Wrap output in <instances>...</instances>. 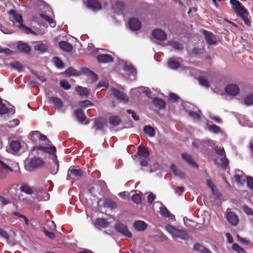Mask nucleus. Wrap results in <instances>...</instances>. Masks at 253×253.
<instances>
[{
	"mask_svg": "<svg viewBox=\"0 0 253 253\" xmlns=\"http://www.w3.org/2000/svg\"><path fill=\"white\" fill-rule=\"evenodd\" d=\"M9 14L12 16L10 18L11 20L13 22V24L15 26H17L21 30L23 31L26 34L33 33L32 30L30 28L22 24L23 19L21 15L17 13L13 10L9 11Z\"/></svg>",
	"mask_w": 253,
	"mask_h": 253,
	"instance_id": "obj_1",
	"label": "nucleus"
},
{
	"mask_svg": "<svg viewBox=\"0 0 253 253\" xmlns=\"http://www.w3.org/2000/svg\"><path fill=\"white\" fill-rule=\"evenodd\" d=\"M43 165L44 162L43 160L38 157H34L26 161V168L27 170L30 171L42 167Z\"/></svg>",
	"mask_w": 253,
	"mask_h": 253,
	"instance_id": "obj_2",
	"label": "nucleus"
},
{
	"mask_svg": "<svg viewBox=\"0 0 253 253\" xmlns=\"http://www.w3.org/2000/svg\"><path fill=\"white\" fill-rule=\"evenodd\" d=\"M230 3L233 5V8L236 13L241 17L245 15L248 14V12L245 7L237 0H230Z\"/></svg>",
	"mask_w": 253,
	"mask_h": 253,
	"instance_id": "obj_3",
	"label": "nucleus"
},
{
	"mask_svg": "<svg viewBox=\"0 0 253 253\" xmlns=\"http://www.w3.org/2000/svg\"><path fill=\"white\" fill-rule=\"evenodd\" d=\"M115 228L118 232L126 237L131 238L132 237L131 233L128 231L126 226L125 224L121 223H118L116 224Z\"/></svg>",
	"mask_w": 253,
	"mask_h": 253,
	"instance_id": "obj_4",
	"label": "nucleus"
},
{
	"mask_svg": "<svg viewBox=\"0 0 253 253\" xmlns=\"http://www.w3.org/2000/svg\"><path fill=\"white\" fill-rule=\"evenodd\" d=\"M226 93L230 95L236 96L240 92V89L238 85L235 84H230L225 88Z\"/></svg>",
	"mask_w": 253,
	"mask_h": 253,
	"instance_id": "obj_5",
	"label": "nucleus"
},
{
	"mask_svg": "<svg viewBox=\"0 0 253 253\" xmlns=\"http://www.w3.org/2000/svg\"><path fill=\"white\" fill-rule=\"evenodd\" d=\"M226 219L232 225L235 226L238 223V218L237 216L230 209H227L226 211Z\"/></svg>",
	"mask_w": 253,
	"mask_h": 253,
	"instance_id": "obj_6",
	"label": "nucleus"
},
{
	"mask_svg": "<svg viewBox=\"0 0 253 253\" xmlns=\"http://www.w3.org/2000/svg\"><path fill=\"white\" fill-rule=\"evenodd\" d=\"M111 91L114 96L121 101L126 102L128 98L126 95L123 92L117 89L116 88H112Z\"/></svg>",
	"mask_w": 253,
	"mask_h": 253,
	"instance_id": "obj_7",
	"label": "nucleus"
},
{
	"mask_svg": "<svg viewBox=\"0 0 253 253\" xmlns=\"http://www.w3.org/2000/svg\"><path fill=\"white\" fill-rule=\"evenodd\" d=\"M96 58L97 61L100 63H110L113 61L112 56L106 54H98Z\"/></svg>",
	"mask_w": 253,
	"mask_h": 253,
	"instance_id": "obj_8",
	"label": "nucleus"
},
{
	"mask_svg": "<svg viewBox=\"0 0 253 253\" xmlns=\"http://www.w3.org/2000/svg\"><path fill=\"white\" fill-rule=\"evenodd\" d=\"M107 125V121L103 118H98L95 120L93 128L96 130H102Z\"/></svg>",
	"mask_w": 253,
	"mask_h": 253,
	"instance_id": "obj_9",
	"label": "nucleus"
},
{
	"mask_svg": "<svg viewBox=\"0 0 253 253\" xmlns=\"http://www.w3.org/2000/svg\"><path fill=\"white\" fill-rule=\"evenodd\" d=\"M205 38L208 44L212 45L216 43V38L211 32L204 31Z\"/></svg>",
	"mask_w": 253,
	"mask_h": 253,
	"instance_id": "obj_10",
	"label": "nucleus"
},
{
	"mask_svg": "<svg viewBox=\"0 0 253 253\" xmlns=\"http://www.w3.org/2000/svg\"><path fill=\"white\" fill-rule=\"evenodd\" d=\"M49 102L50 103L52 104L54 107L60 110L63 107V103L61 100L56 97H51L49 98Z\"/></svg>",
	"mask_w": 253,
	"mask_h": 253,
	"instance_id": "obj_11",
	"label": "nucleus"
},
{
	"mask_svg": "<svg viewBox=\"0 0 253 253\" xmlns=\"http://www.w3.org/2000/svg\"><path fill=\"white\" fill-rule=\"evenodd\" d=\"M153 37L159 40V41H165L167 38V34L165 32L160 29H156L152 32Z\"/></svg>",
	"mask_w": 253,
	"mask_h": 253,
	"instance_id": "obj_12",
	"label": "nucleus"
},
{
	"mask_svg": "<svg viewBox=\"0 0 253 253\" xmlns=\"http://www.w3.org/2000/svg\"><path fill=\"white\" fill-rule=\"evenodd\" d=\"M86 4L93 10H100L101 8L100 3L97 0H87Z\"/></svg>",
	"mask_w": 253,
	"mask_h": 253,
	"instance_id": "obj_13",
	"label": "nucleus"
},
{
	"mask_svg": "<svg viewBox=\"0 0 253 253\" xmlns=\"http://www.w3.org/2000/svg\"><path fill=\"white\" fill-rule=\"evenodd\" d=\"M38 197L40 201H46L49 199V194L46 191L45 187H42L37 191Z\"/></svg>",
	"mask_w": 253,
	"mask_h": 253,
	"instance_id": "obj_14",
	"label": "nucleus"
},
{
	"mask_svg": "<svg viewBox=\"0 0 253 253\" xmlns=\"http://www.w3.org/2000/svg\"><path fill=\"white\" fill-rule=\"evenodd\" d=\"M0 167L1 170V177L2 178L5 177L8 173L12 171V169L1 161H0Z\"/></svg>",
	"mask_w": 253,
	"mask_h": 253,
	"instance_id": "obj_15",
	"label": "nucleus"
},
{
	"mask_svg": "<svg viewBox=\"0 0 253 253\" xmlns=\"http://www.w3.org/2000/svg\"><path fill=\"white\" fill-rule=\"evenodd\" d=\"M133 227L138 231H143L146 229L147 224L143 221L137 220L134 222Z\"/></svg>",
	"mask_w": 253,
	"mask_h": 253,
	"instance_id": "obj_16",
	"label": "nucleus"
},
{
	"mask_svg": "<svg viewBox=\"0 0 253 253\" xmlns=\"http://www.w3.org/2000/svg\"><path fill=\"white\" fill-rule=\"evenodd\" d=\"M138 155L140 158L147 159L149 155L148 150L145 146H140L138 148Z\"/></svg>",
	"mask_w": 253,
	"mask_h": 253,
	"instance_id": "obj_17",
	"label": "nucleus"
},
{
	"mask_svg": "<svg viewBox=\"0 0 253 253\" xmlns=\"http://www.w3.org/2000/svg\"><path fill=\"white\" fill-rule=\"evenodd\" d=\"M129 25L130 28L132 30L134 31H137L139 30L141 27V24L140 22L135 18H131L129 20Z\"/></svg>",
	"mask_w": 253,
	"mask_h": 253,
	"instance_id": "obj_18",
	"label": "nucleus"
},
{
	"mask_svg": "<svg viewBox=\"0 0 253 253\" xmlns=\"http://www.w3.org/2000/svg\"><path fill=\"white\" fill-rule=\"evenodd\" d=\"M108 225V223L105 219L99 218L96 220L94 226L97 228H104Z\"/></svg>",
	"mask_w": 253,
	"mask_h": 253,
	"instance_id": "obj_19",
	"label": "nucleus"
},
{
	"mask_svg": "<svg viewBox=\"0 0 253 253\" xmlns=\"http://www.w3.org/2000/svg\"><path fill=\"white\" fill-rule=\"evenodd\" d=\"M76 90L80 96H87L90 94V91L87 88L78 86L76 88Z\"/></svg>",
	"mask_w": 253,
	"mask_h": 253,
	"instance_id": "obj_20",
	"label": "nucleus"
},
{
	"mask_svg": "<svg viewBox=\"0 0 253 253\" xmlns=\"http://www.w3.org/2000/svg\"><path fill=\"white\" fill-rule=\"evenodd\" d=\"M243 172L240 171V170H237L235 172V174L234 176L235 180L237 182L242 184L245 182V178L243 175H242Z\"/></svg>",
	"mask_w": 253,
	"mask_h": 253,
	"instance_id": "obj_21",
	"label": "nucleus"
},
{
	"mask_svg": "<svg viewBox=\"0 0 253 253\" xmlns=\"http://www.w3.org/2000/svg\"><path fill=\"white\" fill-rule=\"evenodd\" d=\"M59 46L62 50L69 52L72 50V45L67 42L62 41L59 43Z\"/></svg>",
	"mask_w": 253,
	"mask_h": 253,
	"instance_id": "obj_22",
	"label": "nucleus"
},
{
	"mask_svg": "<svg viewBox=\"0 0 253 253\" xmlns=\"http://www.w3.org/2000/svg\"><path fill=\"white\" fill-rule=\"evenodd\" d=\"M169 45L171 46L175 50L178 51L182 50L183 47L181 43L175 41H170L168 42Z\"/></svg>",
	"mask_w": 253,
	"mask_h": 253,
	"instance_id": "obj_23",
	"label": "nucleus"
},
{
	"mask_svg": "<svg viewBox=\"0 0 253 253\" xmlns=\"http://www.w3.org/2000/svg\"><path fill=\"white\" fill-rule=\"evenodd\" d=\"M38 149L41 150L44 152L49 153L51 155H54L56 152V148L54 146H51V147L39 146V147H38Z\"/></svg>",
	"mask_w": 253,
	"mask_h": 253,
	"instance_id": "obj_24",
	"label": "nucleus"
},
{
	"mask_svg": "<svg viewBox=\"0 0 253 253\" xmlns=\"http://www.w3.org/2000/svg\"><path fill=\"white\" fill-rule=\"evenodd\" d=\"M18 49L22 52L28 53L30 51V46L26 43L19 42L17 44Z\"/></svg>",
	"mask_w": 253,
	"mask_h": 253,
	"instance_id": "obj_25",
	"label": "nucleus"
},
{
	"mask_svg": "<svg viewBox=\"0 0 253 253\" xmlns=\"http://www.w3.org/2000/svg\"><path fill=\"white\" fill-rule=\"evenodd\" d=\"M153 103L155 105V106L159 109H163L166 107V103L165 101L162 99H160L157 97L155 98L153 100Z\"/></svg>",
	"mask_w": 253,
	"mask_h": 253,
	"instance_id": "obj_26",
	"label": "nucleus"
},
{
	"mask_svg": "<svg viewBox=\"0 0 253 253\" xmlns=\"http://www.w3.org/2000/svg\"><path fill=\"white\" fill-rule=\"evenodd\" d=\"M182 157L183 160L189 165L195 166L196 167H197V165L195 163L194 160H193L192 157L189 154L187 153L183 154L182 155Z\"/></svg>",
	"mask_w": 253,
	"mask_h": 253,
	"instance_id": "obj_27",
	"label": "nucleus"
},
{
	"mask_svg": "<svg viewBox=\"0 0 253 253\" xmlns=\"http://www.w3.org/2000/svg\"><path fill=\"white\" fill-rule=\"evenodd\" d=\"M75 114L78 120L81 123H83L86 119V117L81 109L76 110L75 111Z\"/></svg>",
	"mask_w": 253,
	"mask_h": 253,
	"instance_id": "obj_28",
	"label": "nucleus"
},
{
	"mask_svg": "<svg viewBox=\"0 0 253 253\" xmlns=\"http://www.w3.org/2000/svg\"><path fill=\"white\" fill-rule=\"evenodd\" d=\"M104 206L106 208H108L111 209H115L117 207V203L109 199L105 200L104 202Z\"/></svg>",
	"mask_w": 253,
	"mask_h": 253,
	"instance_id": "obj_29",
	"label": "nucleus"
},
{
	"mask_svg": "<svg viewBox=\"0 0 253 253\" xmlns=\"http://www.w3.org/2000/svg\"><path fill=\"white\" fill-rule=\"evenodd\" d=\"M124 69L125 70L129 72V73L132 75L133 79L130 78V79L134 80L136 74V72L133 66L130 64H126L124 66ZM130 78L131 77H130Z\"/></svg>",
	"mask_w": 253,
	"mask_h": 253,
	"instance_id": "obj_30",
	"label": "nucleus"
},
{
	"mask_svg": "<svg viewBox=\"0 0 253 253\" xmlns=\"http://www.w3.org/2000/svg\"><path fill=\"white\" fill-rule=\"evenodd\" d=\"M47 47L48 46L47 44L39 42L35 45L34 49L36 50L43 52L47 50Z\"/></svg>",
	"mask_w": 253,
	"mask_h": 253,
	"instance_id": "obj_31",
	"label": "nucleus"
},
{
	"mask_svg": "<svg viewBox=\"0 0 253 253\" xmlns=\"http://www.w3.org/2000/svg\"><path fill=\"white\" fill-rule=\"evenodd\" d=\"M171 235L173 237H179L182 239H185L187 237V235L185 232L176 228L175 231H173Z\"/></svg>",
	"mask_w": 253,
	"mask_h": 253,
	"instance_id": "obj_32",
	"label": "nucleus"
},
{
	"mask_svg": "<svg viewBox=\"0 0 253 253\" xmlns=\"http://www.w3.org/2000/svg\"><path fill=\"white\" fill-rule=\"evenodd\" d=\"M39 15L41 17L46 21L50 24L51 27H54L56 26V23L52 18L43 14H40Z\"/></svg>",
	"mask_w": 253,
	"mask_h": 253,
	"instance_id": "obj_33",
	"label": "nucleus"
},
{
	"mask_svg": "<svg viewBox=\"0 0 253 253\" xmlns=\"http://www.w3.org/2000/svg\"><path fill=\"white\" fill-rule=\"evenodd\" d=\"M205 143L202 140H196L192 142V146L196 149H203L206 146Z\"/></svg>",
	"mask_w": 253,
	"mask_h": 253,
	"instance_id": "obj_34",
	"label": "nucleus"
},
{
	"mask_svg": "<svg viewBox=\"0 0 253 253\" xmlns=\"http://www.w3.org/2000/svg\"><path fill=\"white\" fill-rule=\"evenodd\" d=\"M145 133L147 134L150 137H154L155 134V130L153 127L150 126H145L143 128Z\"/></svg>",
	"mask_w": 253,
	"mask_h": 253,
	"instance_id": "obj_35",
	"label": "nucleus"
},
{
	"mask_svg": "<svg viewBox=\"0 0 253 253\" xmlns=\"http://www.w3.org/2000/svg\"><path fill=\"white\" fill-rule=\"evenodd\" d=\"M168 66L170 69H176L180 67V64L173 59H170L168 62Z\"/></svg>",
	"mask_w": 253,
	"mask_h": 253,
	"instance_id": "obj_36",
	"label": "nucleus"
},
{
	"mask_svg": "<svg viewBox=\"0 0 253 253\" xmlns=\"http://www.w3.org/2000/svg\"><path fill=\"white\" fill-rule=\"evenodd\" d=\"M170 169L176 176H179L180 178L184 177V174L181 171L177 169L175 165H171L170 166Z\"/></svg>",
	"mask_w": 253,
	"mask_h": 253,
	"instance_id": "obj_37",
	"label": "nucleus"
},
{
	"mask_svg": "<svg viewBox=\"0 0 253 253\" xmlns=\"http://www.w3.org/2000/svg\"><path fill=\"white\" fill-rule=\"evenodd\" d=\"M109 122L112 125L117 126L121 123V119L118 116H111L109 118Z\"/></svg>",
	"mask_w": 253,
	"mask_h": 253,
	"instance_id": "obj_38",
	"label": "nucleus"
},
{
	"mask_svg": "<svg viewBox=\"0 0 253 253\" xmlns=\"http://www.w3.org/2000/svg\"><path fill=\"white\" fill-rule=\"evenodd\" d=\"M10 146L13 151L17 152L19 150L21 145L19 142L17 141H13L10 143Z\"/></svg>",
	"mask_w": 253,
	"mask_h": 253,
	"instance_id": "obj_39",
	"label": "nucleus"
},
{
	"mask_svg": "<svg viewBox=\"0 0 253 253\" xmlns=\"http://www.w3.org/2000/svg\"><path fill=\"white\" fill-rule=\"evenodd\" d=\"M89 192L91 194L93 195H96L97 193H100L101 192V188L98 184H95L92 187H91L89 190Z\"/></svg>",
	"mask_w": 253,
	"mask_h": 253,
	"instance_id": "obj_40",
	"label": "nucleus"
},
{
	"mask_svg": "<svg viewBox=\"0 0 253 253\" xmlns=\"http://www.w3.org/2000/svg\"><path fill=\"white\" fill-rule=\"evenodd\" d=\"M244 104L246 105L253 104V94H250L245 97L244 99Z\"/></svg>",
	"mask_w": 253,
	"mask_h": 253,
	"instance_id": "obj_41",
	"label": "nucleus"
},
{
	"mask_svg": "<svg viewBox=\"0 0 253 253\" xmlns=\"http://www.w3.org/2000/svg\"><path fill=\"white\" fill-rule=\"evenodd\" d=\"M69 172L75 176H81L83 174V172L82 170L77 169H70Z\"/></svg>",
	"mask_w": 253,
	"mask_h": 253,
	"instance_id": "obj_42",
	"label": "nucleus"
},
{
	"mask_svg": "<svg viewBox=\"0 0 253 253\" xmlns=\"http://www.w3.org/2000/svg\"><path fill=\"white\" fill-rule=\"evenodd\" d=\"M198 80L199 82L201 85L207 88L210 87V85L207 79L204 77H200Z\"/></svg>",
	"mask_w": 253,
	"mask_h": 253,
	"instance_id": "obj_43",
	"label": "nucleus"
},
{
	"mask_svg": "<svg viewBox=\"0 0 253 253\" xmlns=\"http://www.w3.org/2000/svg\"><path fill=\"white\" fill-rule=\"evenodd\" d=\"M224 157L222 158L221 159H220V163H218L217 160H215V163L216 164L219 165L223 169H225L227 166H228V160L227 159V158L225 157V156H223Z\"/></svg>",
	"mask_w": 253,
	"mask_h": 253,
	"instance_id": "obj_44",
	"label": "nucleus"
},
{
	"mask_svg": "<svg viewBox=\"0 0 253 253\" xmlns=\"http://www.w3.org/2000/svg\"><path fill=\"white\" fill-rule=\"evenodd\" d=\"M8 111V108L2 102L1 98H0V114L4 115L6 114Z\"/></svg>",
	"mask_w": 253,
	"mask_h": 253,
	"instance_id": "obj_45",
	"label": "nucleus"
},
{
	"mask_svg": "<svg viewBox=\"0 0 253 253\" xmlns=\"http://www.w3.org/2000/svg\"><path fill=\"white\" fill-rule=\"evenodd\" d=\"M65 74L68 76H75L79 75L78 72L72 68H69L65 71Z\"/></svg>",
	"mask_w": 253,
	"mask_h": 253,
	"instance_id": "obj_46",
	"label": "nucleus"
},
{
	"mask_svg": "<svg viewBox=\"0 0 253 253\" xmlns=\"http://www.w3.org/2000/svg\"><path fill=\"white\" fill-rule=\"evenodd\" d=\"M42 231L45 235L51 239H53L55 237V234L52 231L48 230L45 227H43Z\"/></svg>",
	"mask_w": 253,
	"mask_h": 253,
	"instance_id": "obj_47",
	"label": "nucleus"
},
{
	"mask_svg": "<svg viewBox=\"0 0 253 253\" xmlns=\"http://www.w3.org/2000/svg\"><path fill=\"white\" fill-rule=\"evenodd\" d=\"M208 127L209 129L211 131H212V132L215 133H218L220 132L221 131L220 128L218 126L214 125H209L208 126Z\"/></svg>",
	"mask_w": 253,
	"mask_h": 253,
	"instance_id": "obj_48",
	"label": "nucleus"
},
{
	"mask_svg": "<svg viewBox=\"0 0 253 253\" xmlns=\"http://www.w3.org/2000/svg\"><path fill=\"white\" fill-rule=\"evenodd\" d=\"M214 151L216 154L221 156H225V151L224 148L221 146H216L214 147Z\"/></svg>",
	"mask_w": 253,
	"mask_h": 253,
	"instance_id": "obj_49",
	"label": "nucleus"
},
{
	"mask_svg": "<svg viewBox=\"0 0 253 253\" xmlns=\"http://www.w3.org/2000/svg\"><path fill=\"white\" fill-rule=\"evenodd\" d=\"M232 249L238 253H245L244 249L240 247L237 244H234L232 245Z\"/></svg>",
	"mask_w": 253,
	"mask_h": 253,
	"instance_id": "obj_50",
	"label": "nucleus"
},
{
	"mask_svg": "<svg viewBox=\"0 0 253 253\" xmlns=\"http://www.w3.org/2000/svg\"><path fill=\"white\" fill-rule=\"evenodd\" d=\"M53 61L56 66L58 68H62L64 67V64L62 61L58 57H54Z\"/></svg>",
	"mask_w": 253,
	"mask_h": 253,
	"instance_id": "obj_51",
	"label": "nucleus"
},
{
	"mask_svg": "<svg viewBox=\"0 0 253 253\" xmlns=\"http://www.w3.org/2000/svg\"><path fill=\"white\" fill-rule=\"evenodd\" d=\"M79 105L82 107L85 108L90 106H92L93 104L89 100H86L80 101Z\"/></svg>",
	"mask_w": 253,
	"mask_h": 253,
	"instance_id": "obj_52",
	"label": "nucleus"
},
{
	"mask_svg": "<svg viewBox=\"0 0 253 253\" xmlns=\"http://www.w3.org/2000/svg\"><path fill=\"white\" fill-rule=\"evenodd\" d=\"M131 200L134 203L138 204L141 202V198L139 194H135L132 196Z\"/></svg>",
	"mask_w": 253,
	"mask_h": 253,
	"instance_id": "obj_53",
	"label": "nucleus"
},
{
	"mask_svg": "<svg viewBox=\"0 0 253 253\" xmlns=\"http://www.w3.org/2000/svg\"><path fill=\"white\" fill-rule=\"evenodd\" d=\"M160 213L165 217H169L170 216V212L166 207H162L160 208Z\"/></svg>",
	"mask_w": 253,
	"mask_h": 253,
	"instance_id": "obj_54",
	"label": "nucleus"
},
{
	"mask_svg": "<svg viewBox=\"0 0 253 253\" xmlns=\"http://www.w3.org/2000/svg\"><path fill=\"white\" fill-rule=\"evenodd\" d=\"M46 226L49 227V230L53 231L56 229V225L53 221L47 220L46 223Z\"/></svg>",
	"mask_w": 253,
	"mask_h": 253,
	"instance_id": "obj_55",
	"label": "nucleus"
},
{
	"mask_svg": "<svg viewBox=\"0 0 253 253\" xmlns=\"http://www.w3.org/2000/svg\"><path fill=\"white\" fill-rule=\"evenodd\" d=\"M189 115L195 120H199L200 119V114L199 112L190 111L189 112Z\"/></svg>",
	"mask_w": 253,
	"mask_h": 253,
	"instance_id": "obj_56",
	"label": "nucleus"
},
{
	"mask_svg": "<svg viewBox=\"0 0 253 253\" xmlns=\"http://www.w3.org/2000/svg\"><path fill=\"white\" fill-rule=\"evenodd\" d=\"M21 191L28 194H31L33 193V189L28 186H23L21 187Z\"/></svg>",
	"mask_w": 253,
	"mask_h": 253,
	"instance_id": "obj_57",
	"label": "nucleus"
},
{
	"mask_svg": "<svg viewBox=\"0 0 253 253\" xmlns=\"http://www.w3.org/2000/svg\"><path fill=\"white\" fill-rule=\"evenodd\" d=\"M247 182L248 187L253 190V178L251 176L247 177Z\"/></svg>",
	"mask_w": 253,
	"mask_h": 253,
	"instance_id": "obj_58",
	"label": "nucleus"
},
{
	"mask_svg": "<svg viewBox=\"0 0 253 253\" xmlns=\"http://www.w3.org/2000/svg\"><path fill=\"white\" fill-rule=\"evenodd\" d=\"M19 124V121L17 119H13L9 122L8 126L9 127H13L17 126Z\"/></svg>",
	"mask_w": 253,
	"mask_h": 253,
	"instance_id": "obj_59",
	"label": "nucleus"
},
{
	"mask_svg": "<svg viewBox=\"0 0 253 253\" xmlns=\"http://www.w3.org/2000/svg\"><path fill=\"white\" fill-rule=\"evenodd\" d=\"M184 188L182 186H177L175 187L174 189L175 192L178 194L179 196L182 195L183 192H184Z\"/></svg>",
	"mask_w": 253,
	"mask_h": 253,
	"instance_id": "obj_60",
	"label": "nucleus"
},
{
	"mask_svg": "<svg viewBox=\"0 0 253 253\" xmlns=\"http://www.w3.org/2000/svg\"><path fill=\"white\" fill-rule=\"evenodd\" d=\"M11 65L13 68H16L18 70H20L22 68V65L20 62L18 61H15L13 63H11Z\"/></svg>",
	"mask_w": 253,
	"mask_h": 253,
	"instance_id": "obj_61",
	"label": "nucleus"
},
{
	"mask_svg": "<svg viewBox=\"0 0 253 253\" xmlns=\"http://www.w3.org/2000/svg\"><path fill=\"white\" fill-rule=\"evenodd\" d=\"M244 211L248 214L253 215V210L247 206H244L243 207Z\"/></svg>",
	"mask_w": 253,
	"mask_h": 253,
	"instance_id": "obj_62",
	"label": "nucleus"
},
{
	"mask_svg": "<svg viewBox=\"0 0 253 253\" xmlns=\"http://www.w3.org/2000/svg\"><path fill=\"white\" fill-rule=\"evenodd\" d=\"M60 85L61 86L65 89H69L71 85L69 84L65 81H61L60 82Z\"/></svg>",
	"mask_w": 253,
	"mask_h": 253,
	"instance_id": "obj_63",
	"label": "nucleus"
},
{
	"mask_svg": "<svg viewBox=\"0 0 253 253\" xmlns=\"http://www.w3.org/2000/svg\"><path fill=\"white\" fill-rule=\"evenodd\" d=\"M126 112L128 114L131 115L132 117L135 121H138L139 120V117L137 115H136V114L134 111H132L131 110L128 109L126 110Z\"/></svg>",
	"mask_w": 253,
	"mask_h": 253,
	"instance_id": "obj_64",
	"label": "nucleus"
}]
</instances>
